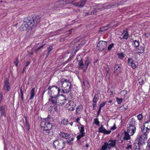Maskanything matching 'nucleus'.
Listing matches in <instances>:
<instances>
[{
  "mask_svg": "<svg viewBox=\"0 0 150 150\" xmlns=\"http://www.w3.org/2000/svg\"><path fill=\"white\" fill-rule=\"evenodd\" d=\"M24 21L30 24V29L32 30L36 27L37 25L39 23L40 21V17L37 16L33 17L32 19L29 17L25 18H24Z\"/></svg>",
  "mask_w": 150,
  "mask_h": 150,
  "instance_id": "nucleus-1",
  "label": "nucleus"
},
{
  "mask_svg": "<svg viewBox=\"0 0 150 150\" xmlns=\"http://www.w3.org/2000/svg\"><path fill=\"white\" fill-rule=\"evenodd\" d=\"M62 84V92L64 93H68L71 89V83L67 79H64L61 81Z\"/></svg>",
  "mask_w": 150,
  "mask_h": 150,
  "instance_id": "nucleus-2",
  "label": "nucleus"
},
{
  "mask_svg": "<svg viewBox=\"0 0 150 150\" xmlns=\"http://www.w3.org/2000/svg\"><path fill=\"white\" fill-rule=\"evenodd\" d=\"M50 116L48 115L47 118L45 119V121L41 122V129L51 130L52 127V125L50 122L47 121L50 119Z\"/></svg>",
  "mask_w": 150,
  "mask_h": 150,
  "instance_id": "nucleus-3",
  "label": "nucleus"
},
{
  "mask_svg": "<svg viewBox=\"0 0 150 150\" xmlns=\"http://www.w3.org/2000/svg\"><path fill=\"white\" fill-rule=\"evenodd\" d=\"M48 93L50 96H56L57 95L59 97L60 91V88L55 86H50L48 88Z\"/></svg>",
  "mask_w": 150,
  "mask_h": 150,
  "instance_id": "nucleus-4",
  "label": "nucleus"
},
{
  "mask_svg": "<svg viewBox=\"0 0 150 150\" xmlns=\"http://www.w3.org/2000/svg\"><path fill=\"white\" fill-rule=\"evenodd\" d=\"M116 140H110L108 142H105L101 149V150H109L111 148L114 147L116 145Z\"/></svg>",
  "mask_w": 150,
  "mask_h": 150,
  "instance_id": "nucleus-5",
  "label": "nucleus"
},
{
  "mask_svg": "<svg viewBox=\"0 0 150 150\" xmlns=\"http://www.w3.org/2000/svg\"><path fill=\"white\" fill-rule=\"evenodd\" d=\"M65 143L64 141L61 139H57L53 142V146L55 149L57 148L59 149H62L64 146Z\"/></svg>",
  "mask_w": 150,
  "mask_h": 150,
  "instance_id": "nucleus-6",
  "label": "nucleus"
},
{
  "mask_svg": "<svg viewBox=\"0 0 150 150\" xmlns=\"http://www.w3.org/2000/svg\"><path fill=\"white\" fill-rule=\"evenodd\" d=\"M147 136L146 134H143L139 135V138L137 139L136 141H138V146L142 145L145 142V140H147Z\"/></svg>",
  "mask_w": 150,
  "mask_h": 150,
  "instance_id": "nucleus-7",
  "label": "nucleus"
},
{
  "mask_svg": "<svg viewBox=\"0 0 150 150\" xmlns=\"http://www.w3.org/2000/svg\"><path fill=\"white\" fill-rule=\"evenodd\" d=\"M107 42L103 41H100L97 45L96 48L101 51L106 47Z\"/></svg>",
  "mask_w": 150,
  "mask_h": 150,
  "instance_id": "nucleus-8",
  "label": "nucleus"
},
{
  "mask_svg": "<svg viewBox=\"0 0 150 150\" xmlns=\"http://www.w3.org/2000/svg\"><path fill=\"white\" fill-rule=\"evenodd\" d=\"M3 89L6 92L9 91L10 90V86L8 79L7 78L5 79L4 81Z\"/></svg>",
  "mask_w": 150,
  "mask_h": 150,
  "instance_id": "nucleus-9",
  "label": "nucleus"
},
{
  "mask_svg": "<svg viewBox=\"0 0 150 150\" xmlns=\"http://www.w3.org/2000/svg\"><path fill=\"white\" fill-rule=\"evenodd\" d=\"M96 8L98 11H103L105 9H109L111 7V6L109 5H107L105 6L104 5L98 4L96 5L95 6Z\"/></svg>",
  "mask_w": 150,
  "mask_h": 150,
  "instance_id": "nucleus-10",
  "label": "nucleus"
},
{
  "mask_svg": "<svg viewBox=\"0 0 150 150\" xmlns=\"http://www.w3.org/2000/svg\"><path fill=\"white\" fill-rule=\"evenodd\" d=\"M58 97L57 95L54 96H50L48 100L49 103L55 105H57V99Z\"/></svg>",
  "mask_w": 150,
  "mask_h": 150,
  "instance_id": "nucleus-11",
  "label": "nucleus"
},
{
  "mask_svg": "<svg viewBox=\"0 0 150 150\" xmlns=\"http://www.w3.org/2000/svg\"><path fill=\"white\" fill-rule=\"evenodd\" d=\"M129 125L127 128V132L129 133L131 136H132L136 130V127L131 124H129Z\"/></svg>",
  "mask_w": 150,
  "mask_h": 150,
  "instance_id": "nucleus-12",
  "label": "nucleus"
},
{
  "mask_svg": "<svg viewBox=\"0 0 150 150\" xmlns=\"http://www.w3.org/2000/svg\"><path fill=\"white\" fill-rule=\"evenodd\" d=\"M87 0H81V1L76 3H73V2H70L73 5L75 6H78L80 8L83 7L85 4Z\"/></svg>",
  "mask_w": 150,
  "mask_h": 150,
  "instance_id": "nucleus-13",
  "label": "nucleus"
},
{
  "mask_svg": "<svg viewBox=\"0 0 150 150\" xmlns=\"http://www.w3.org/2000/svg\"><path fill=\"white\" fill-rule=\"evenodd\" d=\"M67 99L65 97L62 95L61 97L59 96L58 99H57V105H64Z\"/></svg>",
  "mask_w": 150,
  "mask_h": 150,
  "instance_id": "nucleus-14",
  "label": "nucleus"
},
{
  "mask_svg": "<svg viewBox=\"0 0 150 150\" xmlns=\"http://www.w3.org/2000/svg\"><path fill=\"white\" fill-rule=\"evenodd\" d=\"M121 69L119 64H116L114 67V73L115 76H117L121 72Z\"/></svg>",
  "mask_w": 150,
  "mask_h": 150,
  "instance_id": "nucleus-15",
  "label": "nucleus"
},
{
  "mask_svg": "<svg viewBox=\"0 0 150 150\" xmlns=\"http://www.w3.org/2000/svg\"><path fill=\"white\" fill-rule=\"evenodd\" d=\"M41 132L43 134L52 137L53 135V133L51 130H42L41 131Z\"/></svg>",
  "mask_w": 150,
  "mask_h": 150,
  "instance_id": "nucleus-16",
  "label": "nucleus"
},
{
  "mask_svg": "<svg viewBox=\"0 0 150 150\" xmlns=\"http://www.w3.org/2000/svg\"><path fill=\"white\" fill-rule=\"evenodd\" d=\"M23 22V23L21 25L20 28V29L21 31L26 30L29 28H30V24L28 23L25 22L24 21Z\"/></svg>",
  "mask_w": 150,
  "mask_h": 150,
  "instance_id": "nucleus-17",
  "label": "nucleus"
},
{
  "mask_svg": "<svg viewBox=\"0 0 150 150\" xmlns=\"http://www.w3.org/2000/svg\"><path fill=\"white\" fill-rule=\"evenodd\" d=\"M98 132L99 133H102L105 134H109L111 132V130L107 131L103 127V125L101 126L99 128Z\"/></svg>",
  "mask_w": 150,
  "mask_h": 150,
  "instance_id": "nucleus-18",
  "label": "nucleus"
},
{
  "mask_svg": "<svg viewBox=\"0 0 150 150\" xmlns=\"http://www.w3.org/2000/svg\"><path fill=\"white\" fill-rule=\"evenodd\" d=\"M59 135L62 137L64 138L67 139H69L70 137L69 134L64 133L63 132H61L59 134Z\"/></svg>",
  "mask_w": 150,
  "mask_h": 150,
  "instance_id": "nucleus-19",
  "label": "nucleus"
},
{
  "mask_svg": "<svg viewBox=\"0 0 150 150\" xmlns=\"http://www.w3.org/2000/svg\"><path fill=\"white\" fill-rule=\"evenodd\" d=\"M5 109V108L4 106H0V112H1L0 117H1L3 116H5L6 115Z\"/></svg>",
  "mask_w": 150,
  "mask_h": 150,
  "instance_id": "nucleus-20",
  "label": "nucleus"
},
{
  "mask_svg": "<svg viewBox=\"0 0 150 150\" xmlns=\"http://www.w3.org/2000/svg\"><path fill=\"white\" fill-rule=\"evenodd\" d=\"M66 0H60L59 1L56 2L55 3V5L56 6L58 5V6H61L62 5L68 4V3L66 2Z\"/></svg>",
  "mask_w": 150,
  "mask_h": 150,
  "instance_id": "nucleus-21",
  "label": "nucleus"
},
{
  "mask_svg": "<svg viewBox=\"0 0 150 150\" xmlns=\"http://www.w3.org/2000/svg\"><path fill=\"white\" fill-rule=\"evenodd\" d=\"M130 136L131 135H130L129 133L125 131L124 132V136L123 137V139L124 140H128L130 139Z\"/></svg>",
  "mask_w": 150,
  "mask_h": 150,
  "instance_id": "nucleus-22",
  "label": "nucleus"
},
{
  "mask_svg": "<svg viewBox=\"0 0 150 150\" xmlns=\"http://www.w3.org/2000/svg\"><path fill=\"white\" fill-rule=\"evenodd\" d=\"M82 108L83 107L81 105H79L77 107L76 111V115H79L80 114L81 111V110L82 109Z\"/></svg>",
  "mask_w": 150,
  "mask_h": 150,
  "instance_id": "nucleus-23",
  "label": "nucleus"
},
{
  "mask_svg": "<svg viewBox=\"0 0 150 150\" xmlns=\"http://www.w3.org/2000/svg\"><path fill=\"white\" fill-rule=\"evenodd\" d=\"M35 89L34 88H33L31 90L30 93V96L29 99V100H31L33 98L35 94Z\"/></svg>",
  "mask_w": 150,
  "mask_h": 150,
  "instance_id": "nucleus-24",
  "label": "nucleus"
},
{
  "mask_svg": "<svg viewBox=\"0 0 150 150\" xmlns=\"http://www.w3.org/2000/svg\"><path fill=\"white\" fill-rule=\"evenodd\" d=\"M85 62L84 66H86V68L87 69L89 64L90 63V60L89 58H86L85 59Z\"/></svg>",
  "mask_w": 150,
  "mask_h": 150,
  "instance_id": "nucleus-25",
  "label": "nucleus"
},
{
  "mask_svg": "<svg viewBox=\"0 0 150 150\" xmlns=\"http://www.w3.org/2000/svg\"><path fill=\"white\" fill-rule=\"evenodd\" d=\"M98 96L96 94L95 95L93 99V106H95V104H96V102L98 100Z\"/></svg>",
  "mask_w": 150,
  "mask_h": 150,
  "instance_id": "nucleus-26",
  "label": "nucleus"
},
{
  "mask_svg": "<svg viewBox=\"0 0 150 150\" xmlns=\"http://www.w3.org/2000/svg\"><path fill=\"white\" fill-rule=\"evenodd\" d=\"M144 127H146L147 128H149L150 129V120L149 121H146L144 124Z\"/></svg>",
  "mask_w": 150,
  "mask_h": 150,
  "instance_id": "nucleus-27",
  "label": "nucleus"
},
{
  "mask_svg": "<svg viewBox=\"0 0 150 150\" xmlns=\"http://www.w3.org/2000/svg\"><path fill=\"white\" fill-rule=\"evenodd\" d=\"M149 130V128H147L146 127H143V128H141V131L143 134H146V133Z\"/></svg>",
  "mask_w": 150,
  "mask_h": 150,
  "instance_id": "nucleus-28",
  "label": "nucleus"
},
{
  "mask_svg": "<svg viewBox=\"0 0 150 150\" xmlns=\"http://www.w3.org/2000/svg\"><path fill=\"white\" fill-rule=\"evenodd\" d=\"M74 55H71L70 56V57L68 59V60H67L64 62L63 63V64H65L69 62L70 61H71L72 60L73 57H74Z\"/></svg>",
  "mask_w": 150,
  "mask_h": 150,
  "instance_id": "nucleus-29",
  "label": "nucleus"
},
{
  "mask_svg": "<svg viewBox=\"0 0 150 150\" xmlns=\"http://www.w3.org/2000/svg\"><path fill=\"white\" fill-rule=\"evenodd\" d=\"M78 65L79 68L81 69H82L83 68V66H84L81 58V60L79 61Z\"/></svg>",
  "mask_w": 150,
  "mask_h": 150,
  "instance_id": "nucleus-30",
  "label": "nucleus"
},
{
  "mask_svg": "<svg viewBox=\"0 0 150 150\" xmlns=\"http://www.w3.org/2000/svg\"><path fill=\"white\" fill-rule=\"evenodd\" d=\"M144 47L143 46H140L138 48L139 51L138 52L139 53H143L144 51Z\"/></svg>",
  "mask_w": 150,
  "mask_h": 150,
  "instance_id": "nucleus-31",
  "label": "nucleus"
},
{
  "mask_svg": "<svg viewBox=\"0 0 150 150\" xmlns=\"http://www.w3.org/2000/svg\"><path fill=\"white\" fill-rule=\"evenodd\" d=\"M85 136V133H80L77 137V140H79L81 138Z\"/></svg>",
  "mask_w": 150,
  "mask_h": 150,
  "instance_id": "nucleus-32",
  "label": "nucleus"
},
{
  "mask_svg": "<svg viewBox=\"0 0 150 150\" xmlns=\"http://www.w3.org/2000/svg\"><path fill=\"white\" fill-rule=\"evenodd\" d=\"M116 100L118 104H120L122 102L123 99L122 98H119L118 97H117L116 98Z\"/></svg>",
  "mask_w": 150,
  "mask_h": 150,
  "instance_id": "nucleus-33",
  "label": "nucleus"
},
{
  "mask_svg": "<svg viewBox=\"0 0 150 150\" xmlns=\"http://www.w3.org/2000/svg\"><path fill=\"white\" fill-rule=\"evenodd\" d=\"M94 123L96 125L99 126L100 125V122L98 121V118H96L94 119Z\"/></svg>",
  "mask_w": 150,
  "mask_h": 150,
  "instance_id": "nucleus-34",
  "label": "nucleus"
},
{
  "mask_svg": "<svg viewBox=\"0 0 150 150\" xmlns=\"http://www.w3.org/2000/svg\"><path fill=\"white\" fill-rule=\"evenodd\" d=\"M134 45L135 47H138L139 45V42L136 40H135L134 42Z\"/></svg>",
  "mask_w": 150,
  "mask_h": 150,
  "instance_id": "nucleus-35",
  "label": "nucleus"
},
{
  "mask_svg": "<svg viewBox=\"0 0 150 150\" xmlns=\"http://www.w3.org/2000/svg\"><path fill=\"white\" fill-rule=\"evenodd\" d=\"M129 37L127 31H126L124 35H123V37L122 39H125L127 40Z\"/></svg>",
  "mask_w": 150,
  "mask_h": 150,
  "instance_id": "nucleus-36",
  "label": "nucleus"
},
{
  "mask_svg": "<svg viewBox=\"0 0 150 150\" xmlns=\"http://www.w3.org/2000/svg\"><path fill=\"white\" fill-rule=\"evenodd\" d=\"M127 61L129 64L130 65L134 62L133 60L131 58H128Z\"/></svg>",
  "mask_w": 150,
  "mask_h": 150,
  "instance_id": "nucleus-37",
  "label": "nucleus"
},
{
  "mask_svg": "<svg viewBox=\"0 0 150 150\" xmlns=\"http://www.w3.org/2000/svg\"><path fill=\"white\" fill-rule=\"evenodd\" d=\"M118 55L119 58L120 59H122L125 57L124 54L122 53H118Z\"/></svg>",
  "mask_w": 150,
  "mask_h": 150,
  "instance_id": "nucleus-38",
  "label": "nucleus"
},
{
  "mask_svg": "<svg viewBox=\"0 0 150 150\" xmlns=\"http://www.w3.org/2000/svg\"><path fill=\"white\" fill-rule=\"evenodd\" d=\"M79 131L80 133H85L84 132V126L83 125H81V127L80 128Z\"/></svg>",
  "mask_w": 150,
  "mask_h": 150,
  "instance_id": "nucleus-39",
  "label": "nucleus"
},
{
  "mask_svg": "<svg viewBox=\"0 0 150 150\" xmlns=\"http://www.w3.org/2000/svg\"><path fill=\"white\" fill-rule=\"evenodd\" d=\"M138 81L139 85H141L143 84L144 83V80L142 78H140L138 79Z\"/></svg>",
  "mask_w": 150,
  "mask_h": 150,
  "instance_id": "nucleus-40",
  "label": "nucleus"
},
{
  "mask_svg": "<svg viewBox=\"0 0 150 150\" xmlns=\"http://www.w3.org/2000/svg\"><path fill=\"white\" fill-rule=\"evenodd\" d=\"M45 44H44L43 45L40 46V47H39L38 48H37L35 50V52L36 53H37V52H38V51L40 50H41V49L43 47V46L45 45Z\"/></svg>",
  "mask_w": 150,
  "mask_h": 150,
  "instance_id": "nucleus-41",
  "label": "nucleus"
},
{
  "mask_svg": "<svg viewBox=\"0 0 150 150\" xmlns=\"http://www.w3.org/2000/svg\"><path fill=\"white\" fill-rule=\"evenodd\" d=\"M106 103V102H103L102 103H100V104L99 108L101 109L102 108L105 106Z\"/></svg>",
  "mask_w": 150,
  "mask_h": 150,
  "instance_id": "nucleus-42",
  "label": "nucleus"
},
{
  "mask_svg": "<svg viewBox=\"0 0 150 150\" xmlns=\"http://www.w3.org/2000/svg\"><path fill=\"white\" fill-rule=\"evenodd\" d=\"M114 46V44L113 43H111V44L109 45L108 47V50H111L113 47Z\"/></svg>",
  "mask_w": 150,
  "mask_h": 150,
  "instance_id": "nucleus-43",
  "label": "nucleus"
},
{
  "mask_svg": "<svg viewBox=\"0 0 150 150\" xmlns=\"http://www.w3.org/2000/svg\"><path fill=\"white\" fill-rule=\"evenodd\" d=\"M138 119L139 120H141L142 118V114H140L137 115Z\"/></svg>",
  "mask_w": 150,
  "mask_h": 150,
  "instance_id": "nucleus-44",
  "label": "nucleus"
},
{
  "mask_svg": "<svg viewBox=\"0 0 150 150\" xmlns=\"http://www.w3.org/2000/svg\"><path fill=\"white\" fill-rule=\"evenodd\" d=\"M52 49V46H50L48 48V52H50Z\"/></svg>",
  "mask_w": 150,
  "mask_h": 150,
  "instance_id": "nucleus-45",
  "label": "nucleus"
},
{
  "mask_svg": "<svg viewBox=\"0 0 150 150\" xmlns=\"http://www.w3.org/2000/svg\"><path fill=\"white\" fill-rule=\"evenodd\" d=\"M25 125H26L27 127H28V130H29V125L26 119L25 121Z\"/></svg>",
  "mask_w": 150,
  "mask_h": 150,
  "instance_id": "nucleus-46",
  "label": "nucleus"
},
{
  "mask_svg": "<svg viewBox=\"0 0 150 150\" xmlns=\"http://www.w3.org/2000/svg\"><path fill=\"white\" fill-rule=\"evenodd\" d=\"M130 65L133 69H134L136 67L135 64L134 62L132 63Z\"/></svg>",
  "mask_w": 150,
  "mask_h": 150,
  "instance_id": "nucleus-47",
  "label": "nucleus"
},
{
  "mask_svg": "<svg viewBox=\"0 0 150 150\" xmlns=\"http://www.w3.org/2000/svg\"><path fill=\"white\" fill-rule=\"evenodd\" d=\"M130 120H131V121L132 122V125H134L135 123V119L134 118H132Z\"/></svg>",
  "mask_w": 150,
  "mask_h": 150,
  "instance_id": "nucleus-48",
  "label": "nucleus"
},
{
  "mask_svg": "<svg viewBox=\"0 0 150 150\" xmlns=\"http://www.w3.org/2000/svg\"><path fill=\"white\" fill-rule=\"evenodd\" d=\"M86 83L87 84H88L87 87L90 86V85L89 84V83L88 82V81H84L83 82V85L84 86H85V84Z\"/></svg>",
  "mask_w": 150,
  "mask_h": 150,
  "instance_id": "nucleus-49",
  "label": "nucleus"
},
{
  "mask_svg": "<svg viewBox=\"0 0 150 150\" xmlns=\"http://www.w3.org/2000/svg\"><path fill=\"white\" fill-rule=\"evenodd\" d=\"M18 58H16V61L14 62V63L15 64V65L16 66H17L18 65Z\"/></svg>",
  "mask_w": 150,
  "mask_h": 150,
  "instance_id": "nucleus-50",
  "label": "nucleus"
},
{
  "mask_svg": "<svg viewBox=\"0 0 150 150\" xmlns=\"http://www.w3.org/2000/svg\"><path fill=\"white\" fill-rule=\"evenodd\" d=\"M3 94L2 92H0V101H1L2 100Z\"/></svg>",
  "mask_w": 150,
  "mask_h": 150,
  "instance_id": "nucleus-51",
  "label": "nucleus"
},
{
  "mask_svg": "<svg viewBox=\"0 0 150 150\" xmlns=\"http://www.w3.org/2000/svg\"><path fill=\"white\" fill-rule=\"evenodd\" d=\"M92 13V12H86L84 16H88V15H91Z\"/></svg>",
  "mask_w": 150,
  "mask_h": 150,
  "instance_id": "nucleus-52",
  "label": "nucleus"
},
{
  "mask_svg": "<svg viewBox=\"0 0 150 150\" xmlns=\"http://www.w3.org/2000/svg\"><path fill=\"white\" fill-rule=\"evenodd\" d=\"M98 11L97 10L96 8H95L92 12V13H93V14H94L95 13H96Z\"/></svg>",
  "mask_w": 150,
  "mask_h": 150,
  "instance_id": "nucleus-53",
  "label": "nucleus"
},
{
  "mask_svg": "<svg viewBox=\"0 0 150 150\" xmlns=\"http://www.w3.org/2000/svg\"><path fill=\"white\" fill-rule=\"evenodd\" d=\"M101 109L100 108H99L98 110V112L97 114V117H98L99 115H100V113L101 112Z\"/></svg>",
  "mask_w": 150,
  "mask_h": 150,
  "instance_id": "nucleus-54",
  "label": "nucleus"
},
{
  "mask_svg": "<svg viewBox=\"0 0 150 150\" xmlns=\"http://www.w3.org/2000/svg\"><path fill=\"white\" fill-rule=\"evenodd\" d=\"M134 149L135 150H139V147L137 148V146H134Z\"/></svg>",
  "mask_w": 150,
  "mask_h": 150,
  "instance_id": "nucleus-55",
  "label": "nucleus"
},
{
  "mask_svg": "<svg viewBox=\"0 0 150 150\" xmlns=\"http://www.w3.org/2000/svg\"><path fill=\"white\" fill-rule=\"evenodd\" d=\"M71 141L69 140H67L66 143L69 144V145L70 144H71Z\"/></svg>",
  "mask_w": 150,
  "mask_h": 150,
  "instance_id": "nucleus-56",
  "label": "nucleus"
},
{
  "mask_svg": "<svg viewBox=\"0 0 150 150\" xmlns=\"http://www.w3.org/2000/svg\"><path fill=\"white\" fill-rule=\"evenodd\" d=\"M116 128V127L115 126V125H114V126L111 127V129L112 130H115Z\"/></svg>",
  "mask_w": 150,
  "mask_h": 150,
  "instance_id": "nucleus-57",
  "label": "nucleus"
},
{
  "mask_svg": "<svg viewBox=\"0 0 150 150\" xmlns=\"http://www.w3.org/2000/svg\"><path fill=\"white\" fill-rule=\"evenodd\" d=\"M20 91H21V96H23V92L22 91V88H20Z\"/></svg>",
  "mask_w": 150,
  "mask_h": 150,
  "instance_id": "nucleus-58",
  "label": "nucleus"
},
{
  "mask_svg": "<svg viewBox=\"0 0 150 150\" xmlns=\"http://www.w3.org/2000/svg\"><path fill=\"white\" fill-rule=\"evenodd\" d=\"M30 64V62L29 61H27L26 62L25 66L27 67Z\"/></svg>",
  "mask_w": 150,
  "mask_h": 150,
  "instance_id": "nucleus-59",
  "label": "nucleus"
},
{
  "mask_svg": "<svg viewBox=\"0 0 150 150\" xmlns=\"http://www.w3.org/2000/svg\"><path fill=\"white\" fill-rule=\"evenodd\" d=\"M73 64H68L67 65V67H69L70 66L71 67H72L73 66Z\"/></svg>",
  "mask_w": 150,
  "mask_h": 150,
  "instance_id": "nucleus-60",
  "label": "nucleus"
},
{
  "mask_svg": "<svg viewBox=\"0 0 150 150\" xmlns=\"http://www.w3.org/2000/svg\"><path fill=\"white\" fill-rule=\"evenodd\" d=\"M132 147V145H129L128 146H127L126 148V149H129L130 148H131Z\"/></svg>",
  "mask_w": 150,
  "mask_h": 150,
  "instance_id": "nucleus-61",
  "label": "nucleus"
},
{
  "mask_svg": "<svg viewBox=\"0 0 150 150\" xmlns=\"http://www.w3.org/2000/svg\"><path fill=\"white\" fill-rule=\"evenodd\" d=\"M74 110V108L73 107H71L69 108V110L71 111Z\"/></svg>",
  "mask_w": 150,
  "mask_h": 150,
  "instance_id": "nucleus-62",
  "label": "nucleus"
},
{
  "mask_svg": "<svg viewBox=\"0 0 150 150\" xmlns=\"http://www.w3.org/2000/svg\"><path fill=\"white\" fill-rule=\"evenodd\" d=\"M80 120V119L79 117H78L76 120V121L77 122H79V121Z\"/></svg>",
  "mask_w": 150,
  "mask_h": 150,
  "instance_id": "nucleus-63",
  "label": "nucleus"
},
{
  "mask_svg": "<svg viewBox=\"0 0 150 150\" xmlns=\"http://www.w3.org/2000/svg\"><path fill=\"white\" fill-rule=\"evenodd\" d=\"M148 145L149 146V148L150 149V142H148Z\"/></svg>",
  "mask_w": 150,
  "mask_h": 150,
  "instance_id": "nucleus-64",
  "label": "nucleus"
}]
</instances>
